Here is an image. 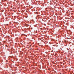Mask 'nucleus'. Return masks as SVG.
Returning a JSON list of instances; mask_svg holds the SVG:
<instances>
[{
	"instance_id": "f257e3e1",
	"label": "nucleus",
	"mask_w": 74,
	"mask_h": 74,
	"mask_svg": "<svg viewBox=\"0 0 74 74\" xmlns=\"http://www.w3.org/2000/svg\"><path fill=\"white\" fill-rule=\"evenodd\" d=\"M60 49H62V48H60Z\"/></svg>"
}]
</instances>
